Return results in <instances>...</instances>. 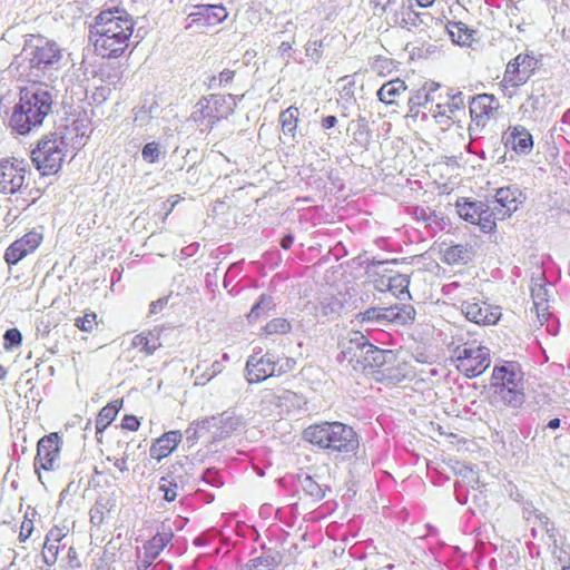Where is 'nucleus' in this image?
<instances>
[{
	"mask_svg": "<svg viewBox=\"0 0 570 570\" xmlns=\"http://www.w3.org/2000/svg\"><path fill=\"white\" fill-rule=\"evenodd\" d=\"M62 50L59 45L42 36L30 35L19 56L16 66L19 78L32 83L52 81L61 67Z\"/></svg>",
	"mask_w": 570,
	"mask_h": 570,
	"instance_id": "obj_1",
	"label": "nucleus"
},
{
	"mask_svg": "<svg viewBox=\"0 0 570 570\" xmlns=\"http://www.w3.org/2000/svg\"><path fill=\"white\" fill-rule=\"evenodd\" d=\"M134 31V21L125 10L101 11L91 26L95 48L102 56L117 58L128 48Z\"/></svg>",
	"mask_w": 570,
	"mask_h": 570,
	"instance_id": "obj_2",
	"label": "nucleus"
},
{
	"mask_svg": "<svg viewBox=\"0 0 570 570\" xmlns=\"http://www.w3.org/2000/svg\"><path fill=\"white\" fill-rule=\"evenodd\" d=\"M52 95L41 85L33 83L20 89L19 102L10 117L11 128L19 135L39 127L52 109Z\"/></svg>",
	"mask_w": 570,
	"mask_h": 570,
	"instance_id": "obj_3",
	"label": "nucleus"
},
{
	"mask_svg": "<svg viewBox=\"0 0 570 570\" xmlns=\"http://www.w3.org/2000/svg\"><path fill=\"white\" fill-rule=\"evenodd\" d=\"M303 439L320 449L344 454L355 453L360 445L356 432L342 422L309 425L304 430Z\"/></svg>",
	"mask_w": 570,
	"mask_h": 570,
	"instance_id": "obj_4",
	"label": "nucleus"
},
{
	"mask_svg": "<svg viewBox=\"0 0 570 570\" xmlns=\"http://www.w3.org/2000/svg\"><path fill=\"white\" fill-rule=\"evenodd\" d=\"M243 96L212 94L200 98L190 114L191 120L200 132L210 131L217 122L227 119Z\"/></svg>",
	"mask_w": 570,
	"mask_h": 570,
	"instance_id": "obj_5",
	"label": "nucleus"
},
{
	"mask_svg": "<svg viewBox=\"0 0 570 570\" xmlns=\"http://www.w3.org/2000/svg\"><path fill=\"white\" fill-rule=\"evenodd\" d=\"M387 23L394 27H401L407 31L414 32L420 36V39L425 42L428 39H435V26H441V19L434 18L429 12H417L413 9L412 3L400 2L386 17Z\"/></svg>",
	"mask_w": 570,
	"mask_h": 570,
	"instance_id": "obj_6",
	"label": "nucleus"
},
{
	"mask_svg": "<svg viewBox=\"0 0 570 570\" xmlns=\"http://www.w3.org/2000/svg\"><path fill=\"white\" fill-rule=\"evenodd\" d=\"M68 144L58 132H50L42 137L31 151V159L42 176L57 174L67 156Z\"/></svg>",
	"mask_w": 570,
	"mask_h": 570,
	"instance_id": "obj_7",
	"label": "nucleus"
},
{
	"mask_svg": "<svg viewBox=\"0 0 570 570\" xmlns=\"http://www.w3.org/2000/svg\"><path fill=\"white\" fill-rule=\"evenodd\" d=\"M456 367L468 377L482 374L490 365L489 350L476 342L464 343L454 350Z\"/></svg>",
	"mask_w": 570,
	"mask_h": 570,
	"instance_id": "obj_8",
	"label": "nucleus"
},
{
	"mask_svg": "<svg viewBox=\"0 0 570 570\" xmlns=\"http://www.w3.org/2000/svg\"><path fill=\"white\" fill-rule=\"evenodd\" d=\"M470 117L471 122L468 127L471 139H478L491 118H493L500 107L499 100L494 95L480 94L471 97Z\"/></svg>",
	"mask_w": 570,
	"mask_h": 570,
	"instance_id": "obj_9",
	"label": "nucleus"
},
{
	"mask_svg": "<svg viewBox=\"0 0 570 570\" xmlns=\"http://www.w3.org/2000/svg\"><path fill=\"white\" fill-rule=\"evenodd\" d=\"M27 165L23 159L10 158L0 161V193L14 194L24 186Z\"/></svg>",
	"mask_w": 570,
	"mask_h": 570,
	"instance_id": "obj_10",
	"label": "nucleus"
},
{
	"mask_svg": "<svg viewBox=\"0 0 570 570\" xmlns=\"http://www.w3.org/2000/svg\"><path fill=\"white\" fill-rule=\"evenodd\" d=\"M538 60L528 53H520L505 68L503 82L511 87L525 83L537 69Z\"/></svg>",
	"mask_w": 570,
	"mask_h": 570,
	"instance_id": "obj_11",
	"label": "nucleus"
},
{
	"mask_svg": "<svg viewBox=\"0 0 570 570\" xmlns=\"http://www.w3.org/2000/svg\"><path fill=\"white\" fill-rule=\"evenodd\" d=\"M461 312L466 320L479 325H494L501 317L500 307L475 298L463 301Z\"/></svg>",
	"mask_w": 570,
	"mask_h": 570,
	"instance_id": "obj_12",
	"label": "nucleus"
},
{
	"mask_svg": "<svg viewBox=\"0 0 570 570\" xmlns=\"http://www.w3.org/2000/svg\"><path fill=\"white\" fill-rule=\"evenodd\" d=\"M59 441L60 438L57 433H51L39 440L35 459V468L37 471L39 469L47 471L53 470L55 463L59 458Z\"/></svg>",
	"mask_w": 570,
	"mask_h": 570,
	"instance_id": "obj_13",
	"label": "nucleus"
},
{
	"mask_svg": "<svg viewBox=\"0 0 570 570\" xmlns=\"http://www.w3.org/2000/svg\"><path fill=\"white\" fill-rule=\"evenodd\" d=\"M243 425V419L234 413L224 412L219 417H208L198 421L197 426L202 429L215 428L214 432L215 440H223L230 436Z\"/></svg>",
	"mask_w": 570,
	"mask_h": 570,
	"instance_id": "obj_14",
	"label": "nucleus"
},
{
	"mask_svg": "<svg viewBox=\"0 0 570 570\" xmlns=\"http://www.w3.org/2000/svg\"><path fill=\"white\" fill-rule=\"evenodd\" d=\"M42 235L35 230L24 234L21 238L14 240L4 253V261L9 265H14L28 254L32 253L41 243Z\"/></svg>",
	"mask_w": 570,
	"mask_h": 570,
	"instance_id": "obj_15",
	"label": "nucleus"
},
{
	"mask_svg": "<svg viewBox=\"0 0 570 570\" xmlns=\"http://www.w3.org/2000/svg\"><path fill=\"white\" fill-rule=\"evenodd\" d=\"M524 384L523 372L520 365L515 362H505L502 365H497L492 372L491 387L499 390V387H510Z\"/></svg>",
	"mask_w": 570,
	"mask_h": 570,
	"instance_id": "obj_16",
	"label": "nucleus"
},
{
	"mask_svg": "<svg viewBox=\"0 0 570 570\" xmlns=\"http://www.w3.org/2000/svg\"><path fill=\"white\" fill-rule=\"evenodd\" d=\"M275 360L272 354H265L257 357L256 354L250 355L246 362V380L248 383H258L275 373Z\"/></svg>",
	"mask_w": 570,
	"mask_h": 570,
	"instance_id": "obj_17",
	"label": "nucleus"
},
{
	"mask_svg": "<svg viewBox=\"0 0 570 570\" xmlns=\"http://www.w3.org/2000/svg\"><path fill=\"white\" fill-rule=\"evenodd\" d=\"M227 17L223 6L215 4H198L195 11L190 12L187 17L188 23L186 29L193 26H214L222 22Z\"/></svg>",
	"mask_w": 570,
	"mask_h": 570,
	"instance_id": "obj_18",
	"label": "nucleus"
},
{
	"mask_svg": "<svg viewBox=\"0 0 570 570\" xmlns=\"http://www.w3.org/2000/svg\"><path fill=\"white\" fill-rule=\"evenodd\" d=\"M524 519L529 524H534L541 531V539L547 546L557 544V529L549 517L532 505L523 509Z\"/></svg>",
	"mask_w": 570,
	"mask_h": 570,
	"instance_id": "obj_19",
	"label": "nucleus"
},
{
	"mask_svg": "<svg viewBox=\"0 0 570 570\" xmlns=\"http://www.w3.org/2000/svg\"><path fill=\"white\" fill-rule=\"evenodd\" d=\"M522 203L523 197L521 190L515 186H509L497 189L494 200L491 204L492 206L501 207L499 214L501 218H503L505 215L510 216L514 213Z\"/></svg>",
	"mask_w": 570,
	"mask_h": 570,
	"instance_id": "obj_20",
	"label": "nucleus"
},
{
	"mask_svg": "<svg viewBox=\"0 0 570 570\" xmlns=\"http://www.w3.org/2000/svg\"><path fill=\"white\" fill-rule=\"evenodd\" d=\"M551 284H546L543 278L535 279L531 286V296L535 308L537 317L541 325L552 317L549 311V296Z\"/></svg>",
	"mask_w": 570,
	"mask_h": 570,
	"instance_id": "obj_21",
	"label": "nucleus"
},
{
	"mask_svg": "<svg viewBox=\"0 0 570 570\" xmlns=\"http://www.w3.org/2000/svg\"><path fill=\"white\" fill-rule=\"evenodd\" d=\"M350 346L346 351H343L344 354H353V356H357L354 352V347L363 351L366 348L365 354H372V360L376 365H383L386 356H392L390 351H383L374 345L370 344L366 337L361 332H352L348 341Z\"/></svg>",
	"mask_w": 570,
	"mask_h": 570,
	"instance_id": "obj_22",
	"label": "nucleus"
},
{
	"mask_svg": "<svg viewBox=\"0 0 570 570\" xmlns=\"http://www.w3.org/2000/svg\"><path fill=\"white\" fill-rule=\"evenodd\" d=\"M507 146H510L518 154L528 155L533 148V139L528 129L515 126L509 129L503 136Z\"/></svg>",
	"mask_w": 570,
	"mask_h": 570,
	"instance_id": "obj_23",
	"label": "nucleus"
},
{
	"mask_svg": "<svg viewBox=\"0 0 570 570\" xmlns=\"http://www.w3.org/2000/svg\"><path fill=\"white\" fill-rule=\"evenodd\" d=\"M345 302L346 295L343 293H338L336 295H325L315 306L316 316L326 320L337 318L344 308Z\"/></svg>",
	"mask_w": 570,
	"mask_h": 570,
	"instance_id": "obj_24",
	"label": "nucleus"
},
{
	"mask_svg": "<svg viewBox=\"0 0 570 570\" xmlns=\"http://www.w3.org/2000/svg\"><path fill=\"white\" fill-rule=\"evenodd\" d=\"M446 32L453 43H456L459 46H469L472 41V35L473 30L469 29V27L459 21V22H444L441 20V26L434 27V32L436 33V37L439 36V32Z\"/></svg>",
	"mask_w": 570,
	"mask_h": 570,
	"instance_id": "obj_25",
	"label": "nucleus"
},
{
	"mask_svg": "<svg viewBox=\"0 0 570 570\" xmlns=\"http://www.w3.org/2000/svg\"><path fill=\"white\" fill-rule=\"evenodd\" d=\"M179 431H169L158 438L150 446V456L158 462L168 456L181 441Z\"/></svg>",
	"mask_w": 570,
	"mask_h": 570,
	"instance_id": "obj_26",
	"label": "nucleus"
},
{
	"mask_svg": "<svg viewBox=\"0 0 570 570\" xmlns=\"http://www.w3.org/2000/svg\"><path fill=\"white\" fill-rule=\"evenodd\" d=\"M225 368L222 361H214L208 363L206 360L199 361L193 370V376L195 377V385L204 386L215 376L220 374Z\"/></svg>",
	"mask_w": 570,
	"mask_h": 570,
	"instance_id": "obj_27",
	"label": "nucleus"
},
{
	"mask_svg": "<svg viewBox=\"0 0 570 570\" xmlns=\"http://www.w3.org/2000/svg\"><path fill=\"white\" fill-rule=\"evenodd\" d=\"M493 394L500 402L512 409H519L525 401L524 384L499 387V390L493 391Z\"/></svg>",
	"mask_w": 570,
	"mask_h": 570,
	"instance_id": "obj_28",
	"label": "nucleus"
},
{
	"mask_svg": "<svg viewBox=\"0 0 570 570\" xmlns=\"http://www.w3.org/2000/svg\"><path fill=\"white\" fill-rule=\"evenodd\" d=\"M174 534L170 529L157 532L149 541L144 546L145 558L148 560H155L165 547L171 541Z\"/></svg>",
	"mask_w": 570,
	"mask_h": 570,
	"instance_id": "obj_29",
	"label": "nucleus"
},
{
	"mask_svg": "<svg viewBox=\"0 0 570 570\" xmlns=\"http://www.w3.org/2000/svg\"><path fill=\"white\" fill-rule=\"evenodd\" d=\"M406 90V85L400 78L385 82L377 91V98L380 101L392 105L395 102V98Z\"/></svg>",
	"mask_w": 570,
	"mask_h": 570,
	"instance_id": "obj_30",
	"label": "nucleus"
},
{
	"mask_svg": "<svg viewBox=\"0 0 570 570\" xmlns=\"http://www.w3.org/2000/svg\"><path fill=\"white\" fill-rule=\"evenodd\" d=\"M387 322L405 325L415 318V309L412 305H394L386 307Z\"/></svg>",
	"mask_w": 570,
	"mask_h": 570,
	"instance_id": "obj_31",
	"label": "nucleus"
},
{
	"mask_svg": "<svg viewBox=\"0 0 570 570\" xmlns=\"http://www.w3.org/2000/svg\"><path fill=\"white\" fill-rule=\"evenodd\" d=\"M122 401H114L104 406L97 415L95 428L96 433H102L104 430L115 420L121 407Z\"/></svg>",
	"mask_w": 570,
	"mask_h": 570,
	"instance_id": "obj_32",
	"label": "nucleus"
},
{
	"mask_svg": "<svg viewBox=\"0 0 570 570\" xmlns=\"http://www.w3.org/2000/svg\"><path fill=\"white\" fill-rule=\"evenodd\" d=\"M410 278L403 274H396L387 278L386 288L395 297L403 301L410 298L409 292Z\"/></svg>",
	"mask_w": 570,
	"mask_h": 570,
	"instance_id": "obj_33",
	"label": "nucleus"
},
{
	"mask_svg": "<svg viewBox=\"0 0 570 570\" xmlns=\"http://www.w3.org/2000/svg\"><path fill=\"white\" fill-rule=\"evenodd\" d=\"M276 304L273 296L262 294L258 301L253 305L250 312L247 315L249 322L256 321L263 316H266L269 312L275 308Z\"/></svg>",
	"mask_w": 570,
	"mask_h": 570,
	"instance_id": "obj_34",
	"label": "nucleus"
},
{
	"mask_svg": "<svg viewBox=\"0 0 570 570\" xmlns=\"http://www.w3.org/2000/svg\"><path fill=\"white\" fill-rule=\"evenodd\" d=\"M299 111L296 107L291 106L279 115L282 131L285 136L295 137Z\"/></svg>",
	"mask_w": 570,
	"mask_h": 570,
	"instance_id": "obj_35",
	"label": "nucleus"
},
{
	"mask_svg": "<svg viewBox=\"0 0 570 570\" xmlns=\"http://www.w3.org/2000/svg\"><path fill=\"white\" fill-rule=\"evenodd\" d=\"M132 346L139 348L146 355H151L160 347L159 337L153 333L138 334L132 338Z\"/></svg>",
	"mask_w": 570,
	"mask_h": 570,
	"instance_id": "obj_36",
	"label": "nucleus"
},
{
	"mask_svg": "<svg viewBox=\"0 0 570 570\" xmlns=\"http://www.w3.org/2000/svg\"><path fill=\"white\" fill-rule=\"evenodd\" d=\"M414 215L419 220L424 222L426 227H430L434 232L441 230L444 227L443 218L439 216L435 210L424 207H415Z\"/></svg>",
	"mask_w": 570,
	"mask_h": 570,
	"instance_id": "obj_37",
	"label": "nucleus"
},
{
	"mask_svg": "<svg viewBox=\"0 0 570 570\" xmlns=\"http://www.w3.org/2000/svg\"><path fill=\"white\" fill-rule=\"evenodd\" d=\"M301 489L313 500L320 501L325 497V489L311 475L303 474L297 478Z\"/></svg>",
	"mask_w": 570,
	"mask_h": 570,
	"instance_id": "obj_38",
	"label": "nucleus"
},
{
	"mask_svg": "<svg viewBox=\"0 0 570 570\" xmlns=\"http://www.w3.org/2000/svg\"><path fill=\"white\" fill-rule=\"evenodd\" d=\"M483 203H474V202H456V212L461 218L464 220L475 224L476 219H480V210L482 208Z\"/></svg>",
	"mask_w": 570,
	"mask_h": 570,
	"instance_id": "obj_39",
	"label": "nucleus"
},
{
	"mask_svg": "<svg viewBox=\"0 0 570 570\" xmlns=\"http://www.w3.org/2000/svg\"><path fill=\"white\" fill-rule=\"evenodd\" d=\"M494 210H497V206L482 205L480 219H476L475 225H478L483 233H491L494 230L497 226V216Z\"/></svg>",
	"mask_w": 570,
	"mask_h": 570,
	"instance_id": "obj_40",
	"label": "nucleus"
},
{
	"mask_svg": "<svg viewBox=\"0 0 570 570\" xmlns=\"http://www.w3.org/2000/svg\"><path fill=\"white\" fill-rule=\"evenodd\" d=\"M449 101L446 111L450 112V118H455L458 112L464 111L465 97L462 91L458 89H450L448 92Z\"/></svg>",
	"mask_w": 570,
	"mask_h": 570,
	"instance_id": "obj_41",
	"label": "nucleus"
},
{
	"mask_svg": "<svg viewBox=\"0 0 570 570\" xmlns=\"http://www.w3.org/2000/svg\"><path fill=\"white\" fill-rule=\"evenodd\" d=\"M468 258V249L463 245L450 246L443 253V261L450 265L465 263Z\"/></svg>",
	"mask_w": 570,
	"mask_h": 570,
	"instance_id": "obj_42",
	"label": "nucleus"
},
{
	"mask_svg": "<svg viewBox=\"0 0 570 570\" xmlns=\"http://www.w3.org/2000/svg\"><path fill=\"white\" fill-rule=\"evenodd\" d=\"M292 330L291 323L284 317H276L271 320L264 327L263 334L265 336L269 335H284L289 333Z\"/></svg>",
	"mask_w": 570,
	"mask_h": 570,
	"instance_id": "obj_43",
	"label": "nucleus"
},
{
	"mask_svg": "<svg viewBox=\"0 0 570 570\" xmlns=\"http://www.w3.org/2000/svg\"><path fill=\"white\" fill-rule=\"evenodd\" d=\"M158 490L164 493V499L173 502L178 497V484L171 475L161 476Z\"/></svg>",
	"mask_w": 570,
	"mask_h": 570,
	"instance_id": "obj_44",
	"label": "nucleus"
},
{
	"mask_svg": "<svg viewBox=\"0 0 570 570\" xmlns=\"http://www.w3.org/2000/svg\"><path fill=\"white\" fill-rule=\"evenodd\" d=\"M541 109V97L539 96H529L525 101L521 105L520 111L523 117L529 119H535Z\"/></svg>",
	"mask_w": 570,
	"mask_h": 570,
	"instance_id": "obj_45",
	"label": "nucleus"
},
{
	"mask_svg": "<svg viewBox=\"0 0 570 570\" xmlns=\"http://www.w3.org/2000/svg\"><path fill=\"white\" fill-rule=\"evenodd\" d=\"M276 562L275 559L271 556H261L254 559H250L243 570H275Z\"/></svg>",
	"mask_w": 570,
	"mask_h": 570,
	"instance_id": "obj_46",
	"label": "nucleus"
},
{
	"mask_svg": "<svg viewBox=\"0 0 570 570\" xmlns=\"http://www.w3.org/2000/svg\"><path fill=\"white\" fill-rule=\"evenodd\" d=\"M60 550V543L57 542H50L45 540L41 557L43 562L51 567L57 562L58 553Z\"/></svg>",
	"mask_w": 570,
	"mask_h": 570,
	"instance_id": "obj_47",
	"label": "nucleus"
},
{
	"mask_svg": "<svg viewBox=\"0 0 570 570\" xmlns=\"http://www.w3.org/2000/svg\"><path fill=\"white\" fill-rule=\"evenodd\" d=\"M97 315L94 312L85 313L83 316H79L75 320V326L82 332H92L97 325Z\"/></svg>",
	"mask_w": 570,
	"mask_h": 570,
	"instance_id": "obj_48",
	"label": "nucleus"
},
{
	"mask_svg": "<svg viewBox=\"0 0 570 570\" xmlns=\"http://www.w3.org/2000/svg\"><path fill=\"white\" fill-rule=\"evenodd\" d=\"M386 307H371L362 313V321L382 322L387 321Z\"/></svg>",
	"mask_w": 570,
	"mask_h": 570,
	"instance_id": "obj_49",
	"label": "nucleus"
},
{
	"mask_svg": "<svg viewBox=\"0 0 570 570\" xmlns=\"http://www.w3.org/2000/svg\"><path fill=\"white\" fill-rule=\"evenodd\" d=\"M446 109L448 104H436L435 109H430V112L439 124L449 126L453 118H450V112Z\"/></svg>",
	"mask_w": 570,
	"mask_h": 570,
	"instance_id": "obj_50",
	"label": "nucleus"
},
{
	"mask_svg": "<svg viewBox=\"0 0 570 570\" xmlns=\"http://www.w3.org/2000/svg\"><path fill=\"white\" fill-rule=\"evenodd\" d=\"M160 155L159 144L151 141L144 146L141 150V157L147 163L157 161Z\"/></svg>",
	"mask_w": 570,
	"mask_h": 570,
	"instance_id": "obj_51",
	"label": "nucleus"
},
{
	"mask_svg": "<svg viewBox=\"0 0 570 570\" xmlns=\"http://www.w3.org/2000/svg\"><path fill=\"white\" fill-rule=\"evenodd\" d=\"M4 348L10 350L21 344L22 336L18 328L7 330L4 335Z\"/></svg>",
	"mask_w": 570,
	"mask_h": 570,
	"instance_id": "obj_52",
	"label": "nucleus"
},
{
	"mask_svg": "<svg viewBox=\"0 0 570 570\" xmlns=\"http://www.w3.org/2000/svg\"><path fill=\"white\" fill-rule=\"evenodd\" d=\"M202 481L215 488H220L224 484L218 471L213 468L206 469L203 472Z\"/></svg>",
	"mask_w": 570,
	"mask_h": 570,
	"instance_id": "obj_53",
	"label": "nucleus"
},
{
	"mask_svg": "<svg viewBox=\"0 0 570 570\" xmlns=\"http://www.w3.org/2000/svg\"><path fill=\"white\" fill-rule=\"evenodd\" d=\"M323 42L318 40H309L305 46V53L308 58L318 62L322 58Z\"/></svg>",
	"mask_w": 570,
	"mask_h": 570,
	"instance_id": "obj_54",
	"label": "nucleus"
},
{
	"mask_svg": "<svg viewBox=\"0 0 570 570\" xmlns=\"http://www.w3.org/2000/svg\"><path fill=\"white\" fill-rule=\"evenodd\" d=\"M235 76V72L229 69L223 70L218 76H213L209 80V87H222L229 83Z\"/></svg>",
	"mask_w": 570,
	"mask_h": 570,
	"instance_id": "obj_55",
	"label": "nucleus"
},
{
	"mask_svg": "<svg viewBox=\"0 0 570 570\" xmlns=\"http://www.w3.org/2000/svg\"><path fill=\"white\" fill-rule=\"evenodd\" d=\"M106 504L102 501H96L91 507L89 514L94 524H100L105 519Z\"/></svg>",
	"mask_w": 570,
	"mask_h": 570,
	"instance_id": "obj_56",
	"label": "nucleus"
},
{
	"mask_svg": "<svg viewBox=\"0 0 570 570\" xmlns=\"http://www.w3.org/2000/svg\"><path fill=\"white\" fill-rule=\"evenodd\" d=\"M402 0H372L374 9H380L382 12L390 14L395 8L400 6Z\"/></svg>",
	"mask_w": 570,
	"mask_h": 570,
	"instance_id": "obj_57",
	"label": "nucleus"
},
{
	"mask_svg": "<svg viewBox=\"0 0 570 570\" xmlns=\"http://www.w3.org/2000/svg\"><path fill=\"white\" fill-rule=\"evenodd\" d=\"M66 538L65 528L53 527L46 535L47 541L60 543Z\"/></svg>",
	"mask_w": 570,
	"mask_h": 570,
	"instance_id": "obj_58",
	"label": "nucleus"
},
{
	"mask_svg": "<svg viewBox=\"0 0 570 570\" xmlns=\"http://www.w3.org/2000/svg\"><path fill=\"white\" fill-rule=\"evenodd\" d=\"M110 95V88L107 86H100L95 89L92 92V100L96 104H101L108 99Z\"/></svg>",
	"mask_w": 570,
	"mask_h": 570,
	"instance_id": "obj_59",
	"label": "nucleus"
},
{
	"mask_svg": "<svg viewBox=\"0 0 570 570\" xmlns=\"http://www.w3.org/2000/svg\"><path fill=\"white\" fill-rule=\"evenodd\" d=\"M197 423L198 422H195L193 424H190L187 430L185 431L186 433V439L188 442H191L194 443L197 439H198V433L199 432H203V431H209L210 429H202L199 426H197Z\"/></svg>",
	"mask_w": 570,
	"mask_h": 570,
	"instance_id": "obj_60",
	"label": "nucleus"
},
{
	"mask_svg": "<svg viewBox=\"0 0 570 570\" xmlns=\"http://www.w3.org/2000/svg\"><path fill=\"white\" fill-rule=\"evenodd\" d=\"M168 304V297H161L149 305V316L160 313Z\"/></svg>",
	"mask_w": 570,
	"mask_h": 570,
	"instance_id": "obj_61",
	"label": "nucleus"
},
{
	"mask_svg": "<svg viewBox=\"0 0 570 570\" xmlns=\"http://www.w3.org/2000/svg\"><path fill=\"white\" fill-rule=\"evenodd\" d=\"M139 425L140 423L135 415H126L121 421V426L129 431H137Z\"/></svg>",
	"mask_w": 570,
	"mask_h": 570,
	"instance_id": "obj_62",
	"label": "nucleus"
},
{
	"mask_svg": "<svg viewBox=\"0 0 570 570\" xmlns=\"http://www.w3.org/2000/svg\"><path fill=\"white\" fill-rule=\"evenodd\" d=\"M33 530V523L31 520L26 519L20 528L19 539L20 541H26L32 533Z\"/></svg>",
	"mask_w": 570,
	"mask_h": 570,
	"instance_id": "obj_63",
	"label": "nucleus"
},
{
	"mask_svg": "<svg viewBox=\"0 0 570 570\" xmlns=\"http://www.w3.org/2000/svg\"><path fill=\"white\" fill-rule=\"evenodd\" d=\"M108 461L112 462L114 466L117 468L121 473L128 472L127 456L121 458H107Z\"/></svg>",
	"mask_w": 570,
	"mask_h": 570,
	"instance_id": "obj_64",
	"label": "nucleus"
}]
</instances>
